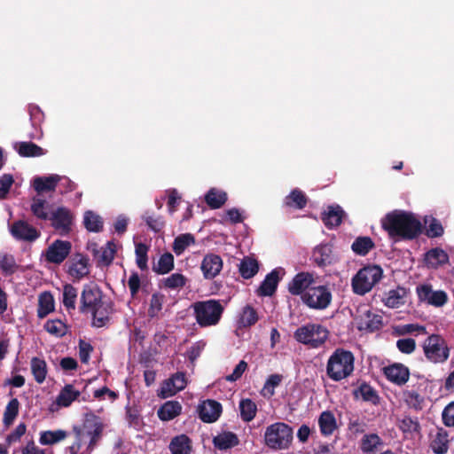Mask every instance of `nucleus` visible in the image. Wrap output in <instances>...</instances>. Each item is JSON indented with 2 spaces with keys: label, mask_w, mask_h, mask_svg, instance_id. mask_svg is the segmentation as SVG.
<instances>
[{
  "label": "nucleus",
  "mask_w": 454,
  "mask_h": 454,
  "mask_svg": "<svg viewBox=\"0 0 454 454\" xmlns=\"http://www.w3.org/2000/svg\"><path fill=\"white\" fill-rule=\"evenodd\" d=\"M382 229L395 240H412L422 233V224L412 213L394 210L380 221Z\"/></svg>",
  "instance_id": "nucleus-1"
},
{
  "label": "nucleus",
  "mask_w": 454,
  "mask_h": 454,
  "mask_svg": "<svg viewBox=\"0 0 454 454\" xmlns=\"http://www.w3.org/2000/svg\"><path fill=\"white\" fill-rule=\"evenodd\" d=\"M104 430L101 419L93 412L84 415L82 426H74V441L67 449L70 454H91Z\"/></svg>",
  "instance_id": "nucleus-2"
},
{
  "label": "nucleus",
  "mask_w": 454,
  "mask_h": 454,
  "mask_svg": "<svg viewBox=\"0 0 454 454\" xmlns=\"http://www.w3.org/2000/svg\"><path fill=\"white\" fill-rule=\"evenodd\" d=\"M355 357L351 351L337 348L329 357L326 375L334 381H340L350 376L354 371Z\"/></svg>",
  "instance_id": "nucleus-3"
},
{
  "label": "nucleus",
  "mask_w": 454,
  "mask_h": 454,
  "mask_svg": "<svg viewBox=\"0 0 454 454\" xmlns=\"http://www.w3.org/2000/svg\"><path fill=\"white\" fill-rule=\"evenodd\" d=\"M193 315L200 327L216 325L221 320L224 307L218 300L199 301L192 303Z\"/></svg>",
  "instance_id": "nucleus-4"
},
{
  "label": "nucleus",
  "mask_w": 454,
  "mask_h": 454,
  "mask_svg": "<svg viewBox=\"0 0 454 454\" xmlns=\"http://www.w3.org/2000/svg\"><path fill=\"white\" fill-rule=\"evenodd\" d=\"M382 277L383 270L380 265L367 264L352 278V290L356 294L364 295L380 281Z\"/></svg>",
  "instance_id": "nucleus-5"
},
{
  "label": "nucleus",
  "mask_w": 454,
  "mask_h": 454,
  "mask_svg": "<svg viewBox=\"0 0 454 454\" xmlns=\"http://www.w3.org/2000/svg\"><path fill=\"white\" fill-rule=\"evenodd\" d=\"M293 434V428L289 425L276 422L266 427L264 443L271 450H286L292 443Z\"/></svg>",
  "instance_id": "nucleus-6"
},
{
  "label": "nucleus",
  "mask_w": 454,
  "mask_h": 454,
  "mask_svg": "<svg viewBox=\"0 0 454 454\" xmlns=\"http://www.w3.org/2000/svg\"><path fill=\"white\" fill-rule=\"evenodd\" d=\"M328 334V330L323 325L308 324L297 328L294 332V338L297 341L316 348L325 342Z\"/></svg>",
  "instance_id": "nucleus-7"
},
{
  "label": "nucleus",
  "mask_w": 454,
  "mask_h": 454,
  "mask_svg": "<svg viewBox=\"0 0 454 454\" xmlns=\"http://www.w3.org/2000/svg\"><path fill=\"white\" fill-rule=\"evenodd\" d=\"M426 357L434 364H442L450 356V348L446 340L439 334H431L423 345Z\"/></svg>",
  "instance_id": "nucleus-8"
},
{
  "label": "nucleus",
  "mask_w": 454,
  "mask_h": 454,
  "mask_svg": "<svg viewBox=\"0 0 454 454\" xmlns=\"http://www.w3.org/2000/svg\"><path fill=\"white\" fill-rule=\"evenodd\" d=\"M333 294L327 286H312L301 296V301L312 309L323 310L329 307Z\"/></svg>",
  "instance_id": "nucleus-9"
},
{
  "label": "nucleus",
  "mask_w": 454,
  "mask_h": 454,
  "mask_svg": "<svg viewBox=\"0 0 454 454\" xmlns=\"http://www.w3.org/2000/svg\"><path fill=\"white\" fill-rule=\"evenodd\" d=\"M108 300L98 285L86 284L81 294L79 310L82 314L88 315Z\"/></svg>",
  "instance_id": "nucleus-10"
},
{
  "label": "nucleus",
  "mask_w": 454,
  "mask_h": 454,
  "mask_svg": "<svg viewBox=\"0 0 454 454\" xmlns=\"http://www.w3.org/2000/svg\"><path fill=\"white\" fill-rule=\"evenodd\" d=\"M74 215L71 211L65 207H59L51 212L50 221L51 226L62 236L69 234L72 230Z\"/></svg>",
  "instance_id": "nucleus-11"
},
{
  "label": "nucleus",
  "mask_w": 454,
  "mask_h": 454,
  "mask_svg": "<svg viewBox=\"0 0 454 454\" xmlns=\"http://www.w3.org/2000/svg\"><path fill=\"white\" fill-rule=\"evenodd\" d=\"M70 241L57 239L46 250L45 259L48 262L60 264L71 252Z\"/></svg>",
  "instance_id": "nucleus-12"
},
{
  "label": "nucleus",
  "mask_w": 454,
  "mask_h": 454,
  "mask_svg": "<svg viewBox=\"0 0 454 454\" xmlns=\"http://www.w3.org/2000/svg\"><path fill=\"white\" fill-rule=\"evenodd\" d=\"M315 284L312 273L301 271L297 273L287 285V290L292 295H301L308 292Z\"/></svg>",
  "instance_id": "nucleus-13"
},
{
  "label": "nucleus",
  "mask_w": 454,
  "mask_h": 454,
  "mask_svg": "<svg viewBox=\"0 0 454 454\" xmlns=\"http://www.w3.org/2000/svg\"><path fill=\"white\" fill-rule=\"evenodd\" d=\"M10 231L13 238L22 241L33 242L40 237V231L23 220L15 221Z\"/></svg>",
  "instance_id": "nucleus-14"
},
{
  "label": "nucleus",
  "mask_w": 454,
  "mask_h": 454,
  "mask_svg": "<svg viewBox=\"0 0 454 454\" xmlns=\"http://www.w3.org/2000/svg\"><path fill=\"white\" fill-rule=\"evenodd\" d=\"M199 418L205 423L215 422L221 416L223 408L222 404L212 399L203 401L198 406Z\"/></svg>",
  "instance_id": "nucleus-15"
},
{
  "label": "nucleus",
  "mask_w": 454,
  "mask_h": 454,
  "mask_svg": "<svg viewBox=\"0 0 454 454\" xmlns=\"http://www.w3.org/2000/svg\"><path fill=\"white\" fill-rule=\"evenodd\" d=\"M114 303L108 300L104 304L99 305L98 308L95 309L89 314L91 316V326L95 328H102L107 326L113 315Z\"/></svg>",
  "instance_id": "nucleus-16"
},
{
  "label": "nucleus",
  "mask_w": 454,
  "mask_h": 454,
  "mask_svg": "<svg viewBox=\"0 0 454 454\" xmlns=\"http://www.w3.org/2000/svg\"><path fill=\"white\" fill-rule=\"evenodd\" d=\"M67 273L74 278L80 280L90 273L89 258L87 255L76 254L67 262Z\"/></svg>",
  "instance_id": "nucleus-17"
},
{
  "label": "nucleus",
  "mask_w": 454,
  "mask_h": 454,
  "mask_svg": "<svg viewBox=\"0 0 454 454\" xmlns=\"http://www.w3.org/2000/svg\"><path fill=\"white\" fill-rule=\"evenodd\" d=\"M386 378L398 386L404 385L410 379V370L400 363H395L383 369Z\"/></svg>",
  "instance_id": "nucleus-18"
},
{
  "label": "nucleus",
  "mask_w": 454,
  "mask_h": 454,
  "mask_svg": "<svg viewBox=\"0 0 454 454\" xmlns=\"http://www.w3.org/2000/svg\"><path fill=\"white\" fill-rule=\"evenodd\" d=\"M200 269L206 279H213L222 270L223 260L218 254H207L201 262Z\"/></svg>",
  "instance_id": "nucleus-19"
},
{
  "label": "nucleus",
  "mask_w": 454,
  "mask_h": 454,
  "mask_svg": "<svg viewBox=\"0 0 454 454\" xmlns=\"http://www.w3.org/2000/svg\"><path fill=\"white\" fill-rule=\"evenodd\" d=\"M359 330H364L369 333L379 331L383 326V317L381 315L366 309L357 317Z\"/></svg>",
  "instance_id": "nucleus-20"
},
{
  "label": "nucleus",
  "mask_w": 454,
  "mask_h": 454,
  "mask_svg": "<svg viewBox=\"0 0 454 454\" xmlns=\"http://www.w3.org/2000/svg\"><path fill=\"white\" fill-rule=\"evenodd\" d=\"M185 387V374L184 372H176L170 379L164 382L159 395L161 398H167L176 395L178 391L183 390Z\"/></svg>",
  "instance_id": "nucleus-21"
},
{
  "label": "nucleus",
  "mask_w": 454,
  "mask_h": 454,
  "mask_svg": "<svg viewBox=\"0 0 454 454\" xmlns=\"http://www.w3.org/2000/svg\"><path fill=\"white\" fill-rule=\"evenodd\" d=\"M345 212L339 206H328L327 210L321 214V220L328 229H333L340 225Z\"/></svg>",
  "instance_id": "nucleus-22"
},
{
  "label": "nucleus",
  "mask_w": 454,
  "mask_h": 454,
  "mask_svg": "<svg viewBox=\"0 0 454 454\" xmlns=\"http://www.w3.org/2000/svg\"><path fill=\"white\" fill-rule=\"evenodd\" d=\"M212 442L215 449L226 450L238 446L239 439L233 432L223 431L213 437Z\"/></svg>",
  "instance_id": "nucleus-23"
},
{
  "label": "nucleus",
  "mask_w": 454,
  "mask_h": 454,
  "mask_svg": "<svg viewBox=\"0 0 454 454\" xmlns=\"http://www.w3.org/2000/svg\"><path fill=\"white\" fill-rule=\"evenodd\" d=\"M314 262L319 267H325L333 262V246L330 244H320L317 246L312 253Z\"/></svg>",
  "instance_id": "nucleus-24"
},
{
  "label": "nucleus",
  "mask_w": 454,
  "mask_h": 454,
  "mask_svg": "<svg viewBox=\"0 0 454 454\" xmlns=\"http://www.w3.org/2000/svg\"><path fill=\"white\" fill-rule=\"evenodd\" d=\"M280 280L279 272L277 269L266 275L264 280L257 290L260 296H271L275 294L278 284Z\"/></svg>",
  "instance_id": "nucleus-25"
},
{
  "label": "nucleus",
  "mask_w": 454,
  "mask_h": 454,
  "mask_svg": "<svg viewBox=\"0 0 454 454\" xmlns=\"http://www.w3.org/2000/svg\"><path fill=\"white\" fill-rule=\"evenodd\" d=\"M60 177L58 175H51L48 176H37L33 180V188L38 194L44 192H54Z\"/></svg>",
  "instance_id": "nucleus-26"
},
{
  "label": "nucleus",
  "mask_w": 454,
  "mask_h": 454,
  "mask_svg": "<svg viewBox=\"0 0 454 454\" xmlns=\"http://www.w3.org/2000/svg\"><path fill=\"white\" fill-rule=\"evenodd\" d=\"M308 200L307 195L301 190L295 188L286 196L284 205L289 208L301 210L307 206Z\"/></svg>",
  "instance_id": "nucleus-27"
},
{
  "label": "nucleus",
  "mask_w": 454,
  "mask_h": 454,
  "mask_svg": "<svg viewBox=\"0 0 454 454\" xmlns=\"http://www.w3.org/2000/svg\"><path fill=\"white\" fill-rule=\"evenodd\" d=\"M425 261L428 267L437 269L439 266L448 263L449 255L442 248H432L426 253Z\"/></svg>",
  "instance_id": "nucleus-28"
},
{
  "label": "nucleus",
  "mask_w": 454,
  "mask_h": 454,
  "mask_svg": "<svg viewBox=\"0 0 454 454\" xmlns=\"http://www.w3.org/2000/svg\"><path fill=\"white\" fill-rule=\"evenodd\" d=\"M449 434L442 428L438 429L430 442V448L435 454H445L449 450Z\"/></svg>",
  "instance_id": "nucleus-29"
},
{
  "label": "nucleus",
  "mask_w": 454,
  "mask_h": 454,
  "mask_svg": "<svg viewBox=\"0 0 454 454\" xmlns=\"http://www.w3.org/2000/svg\"><path fill=\"white\" fill-rule=\"evenodd\" d=\"M32 214L39 220L47 221L50 219L51 211L50 204L43 199L34 197L30 206Z\"/></svg>",
  "instance_id": "nucleus-30"
},
{
  "label": "nucleus",
  "mask_w": 454,
  "mask_h": 454,
  "mask_svg": "<svg viewBox=\"0 0 454 454\" xmlns=\"http://www.w3.org/2000/svg\"><path fill=\"white\" fill-rule=\"evenodd\" d=\"M205 202L211 209L222 207L228 200L227 193L217 188H211L205 194Z\"/></svg>",
  "instance_id": "nucleus-31"
},
{
  "label": "nucleus",
  "mask_w": 454,
  "mask_h": 454,
  "mask_svg": "<svg viewBox=\"0 0 454 454\" xmlns=\"http://www.w3.org/2000/svg\"><path fill=\"white\" fill-rule=\"evenodd\" d=\"M182 411V405L177 401H168L158 410V417L162 421H168L177 417Z\"/></svg>",
  "instance_id": "nucleus-32"
},
{
  "label": "nucleus",
  "mask_w": 454,
  "mask_h": 454,
  "mask_svg": "<svg viewBox=\"0 0 454 454\" xmlns=\"http://www.w3.org/2000/svg\"><path fill=\"white\" fill-rule=\"evenodd\" d=\"M81 395L72 384H67L57 396L56 403L60 407H68Z\"/></svg>",
  "instance_id": "nucleus-33"
},
{
  "label": "nucleus",
  "mask_w": 454,
  "mask_h": 454,
  "mask_svg": "<svg viewBox=\"0 0 454 454\" xmlns=\"http://www.w3.org/2000/svg\"><path fill=\"white\" fill-rule=\"evenodd\" d=\"M318 426L320 433L328 436L333 434L337 428L336 419L331 411H323L318 418Z\"/></svg>",
  "instance_id": "nucleus-34"
},
{
  "label": "nucleus",
  "mask_w": 454,
  "mask_h": 454,
  "mask_svg": "<svg viewBox=\"0 0 454 454\" xmlns=\"http://www.w3.org/2000/svg\"><path fill=\"white\" fill-rule=\"evenodd\" d=\"M407 290L404 287L398 286L396 289L390 290L386 298L383 299L384 304L388 308H399L405 303Z\"/></svg>",
  "instance_id": "nucleus-35"
},
{
  "label": "nucleus",
  "mask_w": 454,
  "mask_h": 454,
  "mask_svg": "<svg viewBox=\"0 0 454 454\" xmlns=\"http://www.w3.org/2000/svg\"><path fill=\"white\" fill-rule=\"evenodd\" d=\"M14 149L21 157H39L45 153L42 147L33 142H18Z\"/></svg>",
  "instance_id": "nucleus-36"
},
{
  "label": "nucleus",
  "mask_w": 454,
  "mask_h": 454,
  "mask_svg": "<svg viewBox=\"0 0 454 454\" xmlns=\"http://www.w3.org/2000/svg\"><path fill=\"white\" fill-rule=\"evenodd\" d=\"M353 395L355 398L361 396L363 401L370 402L373 404H377L380 402L377 391L366 382H363L357 388L354 389Z\"/></svg>",
  "instance_id": "nucleus-37"
},
{
  "label": "nucleus",
  "mask_w": 454,
  "mask_h": 454,
  "mask_svg": "<svg viewBox=\"0 0 454 454\" xmlns=\"http://www.w3.org/2000/svg\"><path fill=\"white\" fill-rule=\"evenodd\" d=\"M54 310V298L50 292H43L39 295L37 317L44 318Z\"/></svg>",
  "instance_id": "nucleus-38"
},
{
  "label": "nucleus",
  "mask_w": 454,
  "mask_h": 454,
  "mask_svg": "<svg viewBox=\"0 0 454 454\" xmlns=\"http://www.w3.org/2000/svg\"><path fill=\"white\" fill-rule=\"evenodd\" d=\"M68 434L67 431L62 429L43 431L40 433L39 442L42 445H53L65 440Z\"/></svg>",
  "instance_id": "nucleus-39"
},
{
  "label": "nucleus",
  "mask_w": 454,
  "mask_h": 454,
  "mask_svg": "<svg viewBox=\"0 0 454 454\" xmlns=\"http://www.w3.org/2000/svg\"><path fill=\"white\" fill-rule=\"evenodd\" d=\"M169 449L172 454H190L191 440L185 434L172 439Z\"/></svg>",
  "instance_id": "nucleus-40"
},
{
  "label": "nucleus",
  "mask_w": 454,
  "mask_h": 454,
  "mask_svg": "<svg viewBox=\"0 0 454 454\" xmlns=\"http://www.w3.org/2000/svg\"><path fill=\"white\" fill-rule=\"evenodd\" d=\"M239 270L241 277L248 279L258 272L259 264L255 259L247 256L241 260Z\"/></svg>",
  "instance_id": "nucleus-41"
},
{
  "label": "nucleus",
  "mask_w": 454,
  "mask_h": 454,
  "mask_svg": "<svg viewBox=\"0 0 454 454\" xmlns=\"http://www.w3.org/2000/svg\"><path fill=\"white\" fill-rule=\"evenodd\" d=\"M83 224L87 231L99 232L103 230V220L100 215L91 210L84 213Z\"/></svg>",
  "instance_id": "nucleus-42"
},
{
  "label": "nucleus",
  "mask_w": 454,
  "mask_h": 454,
  "mask_svg": "<svg viewBox=\"0 0 454 454\" xmlns=\"http://www.w3.org/2000/svg\"><path fill=\"white\" fill-rule=\"evenodd\" d=\"M375 247L370 237H358L351 245L353 252L358 255H366Z\"/></svg>",
  "instance_id": "nucleus-43"
},
{
  "label": "nucleus",
  "mask_w": 454,
  "mask_h": 454,
  "mask_svg": "<svg viewBox=\"0 0 454 454\" xmlns=\"http://www.w3.org/2000/svg\"><path fill=\"white\" fill-rule=\"evenodd\" d=\"M193 244H195L194 236L192 233H184L174 239L172 249L176 255H180L188 247Z\"/></svg>",
  "instance_id": "nucleus-44"
},
{
  "label": "nucleus",
  "mask_w": 454,
  "mask_h": 454,
  "mask_svg": "<svg viewBox=\"0 0 454 454\" xmlns=\"http://www.w3.org/2000/svg\"><path fill=\"white\" fill-rule=\"evenodd\" d=\"M174 269V256L170 253H164L160 255L157 264L153 266V270L157 274L164 275Z\"/></svg>",
  "instance_id": "nucleus-45"
},
{
  "label": "nucleus",
  "mask_w": 454,
  "mask_h": 454,
  "mask_svg": "<svg viewBox=\"0 0 454 454\" xmlns=\"http://www.w3.org/2000/svg\"><path fill=\"white\" fill-rule=\"evenodd\" d=\"M31 372L35 380L39 384L43 383L47 375L46 362L43 359L33 357L31 359Z\"/></svg>",
  "instance_id": "nucleus-46"
},
{
  "label": "nucleus",
  "mask_w": 454,
  "mask_h": 454,
  "mask_svg": "<svg viewBox=\"0 0 454 454\" xmlns=\"http://www.w3.org/2000/svg\"><path fill=\"white\" fill-rule=\"evenodd\" d=\"M78 296L77 289L71 284H66L63 286V299L62 302L67 310H74L76 299Z\"/></svg>",
  "instance_id": "nucleus-47"
},
{
  "label": "nucleus",
  "mask_w": 454,
  "mask_h": 454,
  "mask_svg": "<svg viewBox=\"0 0 454 454\" xmlns=\"http://www.w3.org/2000/svg\"><path fill=\"white\" fill-rule=\"evenodd\" d=\"M240 418L245 422H250L257 412L256 404L249 398L242 399L239 403Z\"/></svg>",
  "instance_id": "nucleus-48"
},
{
  "label": "nucleus",
  "mask_w": 454,
  "mask_h": 454,
  "mask_svg": "<svg viewBox=\"0 0 454 454\" xmlns=\"http://www.w3.org/2000/svg\"><path fill=\"white\" fill-rule=\"evenodd\" d=\"M115 247V244L112 241L107 242L106 247H102L98 257V266L107 267L112 263L116 253Z\"/></svg>",
  "instance_id": "nucleus-49"
},
{
  "label": "nucleus",
  "mask_w": 454,
  "mask_h": 454,
  "mask_svg": "<svg viewBox=\"0 0 454 454\" xmlns=\"http://www.w3.org/2000/svg\"><path fill=\"white\" fill-rule=\"evenodd\" d=\"M161 287L166 289L176 290L184 287L187 283V278L181 273H173L161 280Z\"/></svg>",
  "instance_id": "nucleus-50"
},
{
  "label": "nucleus",
  "mask_w": 454,
  "mask_h": 454,
  "mask_svg": "<svg viewBox=\"0 0 454 454\" xmlns=\"http://www.w3.org/2000/svg\"><path fill=\"white\" fill-rule=\"evenodd\" d=\"M381 444L382 440L377 434H364L361 439L360 449L364 453H370L373 452Z\"/></svg>",
  "instance_id": "nucleus-51"
},
{
  "label": "nucleus",
  "mask_w": 454,
  "mask_h": 454,
  "mask_svg": "<svg viewBox=\"0 0 454 454\" xmlns=\"http://www.w3.org/2000/svg\"><path fill=\"white\" fill-rule=\"evenodd\" d=\"M20 402L12 398L6 405L4 412L3 422L6 427L11 426L19 414Z\"/></svg>",
  "instance_id": "nucleus-52"
},
{
  "label": "nucleus",
  "mask_w": 454,
  "mask_h": 454,
  "mask_svg": "<svg viewBox=\"0 0 454 454\" xmlns=\"http://www.w3.org/2000/svg\"><path fill=\"white\" fill-rule=\"evenodd\" d=\"M258 314L256 310L250 305L243 308L239 317V324L244 327L254 325L258 321Z\"/></svg>",
  "instance_id": "nucleus-53"
},
{
  "label": "nucleus",
  "mask_w": 454,
  "mask_h": 454,
  "mask_svg": "<svg viewBox=\"0 0 454 454\" xmlns=\"http://www.w3.org/2000/svg\"><path fill=\"white\" fill-rule=\"evenodd\" d=\"M143 220L150 230L158 233L160 232L165 227V220L161 215H149L145 213L143 215Z\"/></svg>",
  "instance_id": "nucleus-54"
},
{
  "label": "nucleus",
  "mask_w": 454,
  "mask_h": 454,
  "mask_svg": "<svg viewBox=\"0 0 454 454\" xmlns=\"http://www.w3.org/2000/svg\"><path fill=\"white\" fill-rule=\"evenodd\" d=\"M148 250H149V247L147 245H145L144 243L136 244V250H135L136 262H137V267L141 270H145L148 268V266H147V261H148L147 252H148Z\"/></svg>",
  "instance_id": "nucleus-55"
},
{
  "label": "nucleus",
  "mask_w": 454,
  "mask_h": 454,
  "mask_svg": "<svg viewBox=\"0 0 454 454\" xmlns=\"http://www.w3.org/2000/svg\"><path fill=\"white\" fill-rule=\"evenodd\" d=\"M44 329L58 337H62L67 333L66 325L59 319L48 320L44 325Z\"/></svg>",
  "instance_id": "nucleus-56"
},
{
  "label": "nucleus",
  "mask_w": 454,
  "mask_h": 454,
  "mask_svg": "<svg viewBox=\"0 0 454 454\" xmlns=\"http://www.w3.org/2000/svg\"><path fill=\"white\" fill-rule=\"evenodd\" d=\"M18 267L12 254H4L0 260V269L4 276L12 275L17 270Z\"/></svg>",
  "instance_id": "nucleus-57"
},
{
  "label": "nucleus",
  "mask_w": 454,
  "mask_h": 454,
  "mask_svg": "<svg viewBox=\"0 0 454 454\" xmlns=\"http://www.w3.org/2000/svg\"><path fill=\"white\" fill-rule=\"evenodd\" d=\"M443 232L444 229L441 222L438 219L432 217L429 221L427 227L426 228L425 234L428 238L434 239L442 237L443 235Z\"/></svg>",
  "instance_id": "nucleus-58"
},
{
  "label": "nucleus",
  "mask_w": 454,
  "mask_h": 454,
  "mask_svg": "<svg viewBox=\"0 0 454 454\" xmlns=\"http://www.w3.org/2000/svg\"><path fill=\"white\" fill-rule=\"evenodd\" d=\"M126 419L129 425L136 429H139L142 425V419L139 411L136 407H126Z\"/></svg>",
  "instance_id": "nucleus-59"
},
{
  "label": "nucleus",
  "mask_w": 454,
  "mask_h": 454,
  "mask_svg": "<svg viewBox=\"0 0 454 454\" xmlns=\"http://www.w3.org/2000/svg\"><path fill=\"white\" fill-rule=\"evenodd\" d=\"M13 183L14 178L11 174H4L0 177V200L6 198Z\"/></svg>",
  "instance_id": "nucleus-60"
},
{
  "label": "nucleus",
  "mask_w": 454,
  "mask_h": 454,
  "mask_svg": "<svg viewBox=\"0 0 454 454\" xmlns=\"http://www.w3.org/2000/svg\"><path fill=\"white\" fill-rule=\"evenodd\" d=\"M93 351V347L90 343L83 340L79 341V357L82 364H87L90 360V353Z\"/></svg>",
  "instance_id": "nucleus-61"
},
{
  "label": "nucleus",
  "mask_w": 454,
  "mask_h": 454,
  "mask_svg": "<svg viewBox=\"0 0 454 454\" xmlns=\"http://www.w3.org/2000/svg\"><path fill=\"white\" fill-rule=\"evenodd\" d=\"M396 347L403 354H411L416 348V342L411 338L400 339L396 341Z\"/></svg>",
  "instance_id": "nucleus-62"
},
{
  "label": "nucleus",
  "mask_w": 454,
  "mask_h": 454,
  "mask_svg": "<svg viewBox=\"0 0 454 454\" xmlns=\"http://www.w3.org/2000/svg\"><path fill=\"white\" fill-rule=\"evenodd\" d=\"M163 296L158 294H153L151 297L150 307L148 314L150 317H155L156 314L162 309Z\"/></svg>",
  "instance_id": "nucleus-63"
},
{
  "label": "nucleus",
  "mask_w": 454,
  "mask_h": 454,
  "mask_svg": "<svg viewBox=\"0 0 454 454\" xmlns=\"http://www.w3.org/2000/svg\"><path fill=\"white\" fill-rule=\"evenodd\" d=\"M442 416L446 427H454V402L449 403L444 408Z\"/></svg>",
  "instance_id": "nucleus-64"
}]
</instances>
